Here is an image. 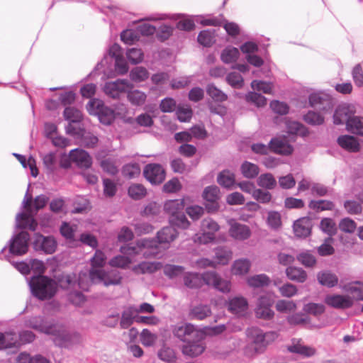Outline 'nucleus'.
I'll list each match as a JSON object with an SVG mask.
<instances>
[{
    "instance_id": "50",
    "label": "nucleus",
    "mask_w": 363,
    "mask_h": 363,
    "mask_svg": "<svg viewBox=\"0 0 363 363\" xmlns=\"http://www.w3.org/2000/svg\"><path fill=\"white\" fill-rule=\"evenodd\" d=\"M309 207L317 211L332 210L334 208V203L328 200L311 201Z\"/></svg>"
},
{
    "instance_id": "28",
    "label": "nucleus",
    "mask_w": 363,
    "mask_h": 363,
    "mask_svg": "<svg viewBox=\"0 0 363 363\" xmlns=\"http://www.w3.org/2000/svg\"><path fill=\"white\" fill-rule=\"evenodd\" d=\"M162 268V264L160 262H143L135 266L133 268V271L137 274H152Z\"/></svg>"
},
{
    "instance_id": "54",
    "label": "nucleus",
    "mask_w": 363,
    "mask_h": 363,
    "mask_svg": "<svg viewBox=\"0 0 363 363\" xmlns=\"http://www.w3.org/2000/svg\"><path fill=\"white\" fill-rule=\"evenodd\" d=\"M287 132L290 134L304 135L306 134L305 127L296 121L286 122Z\"/></svg>"
},
{
    "instance_id": "30",
    "label": "nucleus",
    "mask_w": 363,
    "mask_h": 363,
    "mask_svg": "<svg viewBox=\"0 0 363 363\" xmlns=\"http://www.w3.org/2000/svg\"><path fill=\"white\" fill-rule=\"evenodd\" d=\"M286 274L290 280L299 283H303L307 279L306 272L299 267H289L286 269Z\"/></svg>"
},
{
    "instance_id": "52",
    "label": "nucleus",
    "mask_w": 363,
    "mask_h": 363,
    "mask_svg": "<svg viewBox=\"0 0 363 363\" xmlns=\"http://www.w3.org/2000/svg\"><path fill=\"white\" fill-rule=\"evenodd\" d=\"M303 310L306 313L317 316L324 313L325 306L321 303H309L304 305Z\"/></svg>"
},
{
    "instance_id": "63",
    "label": "nucleus",
    "mask_w": 363,
    "mask_h": 363,
    "mask_svg": "<svg viewBox=\"0 0 363 363\" xmlns=\"http://www.w3.org/2000/svg\"><path fill=\"white\" fill-rule=\"evenodd\" d=\"M246 99L248 101L255 104L257 107H262L267 104V99L256 92H250L246 96Z\"/></svg>"
},
{
    "instance_id": "11",
    "label": "nucleus",
    "mask_w": 363,
    "mask_h": 363,
    "mask_svg": "<svg viewBox=\"0 0 363 363\" xmlns=\"http://www.w3.org/2000/svg\"><path fill=\"white\" fill-rule=\"evenodd\" d=\"M91 107H96L95 113L98 115L100 122L105 125H109L114 120V111L104 106L101 101L92 99L89 103Z\"/></svg>"
},
{
    "instance_id": "3",
    "label": "nucleus",
    "mask_w": 363,
    "mask_h": 363,
    "mask_svg": "<svg viewBox=\"0 0 363 363\" xmlns=\"http://www.w3.org/2000/svg\"><path fill=\"white\" fill-rule=\"evenodd\" d=\"M106 261V257L101 250H96L91 259V269L89 271V278L92 283H103L104 286L119 284L121 277L116 272H105L99 268H102Z\"/></svg>"
},
{
    "instance_id": "20",
    "label": "nucleus",
    "mask_w": 363,
    "mask_h": 363,
    "mask_svg": "<svg viewBox=\"0 0 363 363\" xmlns=\"http://www.w3.org/2000/svg\"><path fill=\"white\" fill-rule=\"evenodd\" d=\"M229 233L230 235L238 240H245L248 239L251 235V230L250 228L244 224L230 220Z\"/></svg>"
},
{
    "instance_id": "6",
    "label": "nucleus",
    "mask_w": 363,
    "mask_h": 363,
    "mask_svg": "<svg viewBox=\"0 0 363 363\" xmlns=\"http://www.w3.org/2000/svg\"><path fill=\"white\" fill-rule=\"evenodd\" d=\"M274 303V296L267 293L259 297L255 309V315L258 318L271 320L274 315L272 307Z\"/></svg>"
},
{
    "instance_id": "4",
    "label": "nucleus",
    "mask_w": 363,
    "mask_h": 363,
    "mask_svg": "<svg viewBox=\"0 0 363 363\" xmlns=\"http://www.w3.org/2000/svg\"><path fill=\"white\" fill-rule=\"evenodd\" d=\"M248 344L245 349V352L248 356H254L262 353L271 342L277 337L274 332L264 333L257 328H251L247 330Z\"/></svg>"
},
{
    "instance_id": "49",
    "label": "nucleus",
    "mask_w": 363,
    "mask_h": 363,
    "mask_svg": "<svg viewBox=\"0 0 363 363\" xmlns=\"http://www.w3.org/2000/svg\"><path fill=\"white\" fill-rule=\"evenodd\" d=\"M320 229L329 235L332 236L336 233V225L334 220L329 218H325L322 219L320 223Z\"/></svg>"
},
{
    "instance_id": "56",
    "label": "nucleus",
    "mask_w": 363,
    "mask_h": 363,
    "mask_svg": "<svg viewBox=\"0 0 363 363\" xmlns=\"http://www.w3.org/2000/svg\"><path fill=\"white\" fill-rule=\"evenodd\" d=\"M64 116L73 123L80 121L82 118L81 112L74 107H67L64 111Z\"/></svg>"
},
{
    "instance_id": "12",
    "label": "nucleus",
    "mask_w": 363,
    "mask_h": 363,
    "mask_svg": "<svg viewBox=\"0 0 363 363\" xmlns=\"http://www.w3.org/2000/svg\"><path fill=\"white\" fill-rule=\"evenodd\" d=\"M143 174L147 180L154 184L162 183L165 178V172L162 167L158 164H147Z\"/></svg>"
},
{
    "instance_id": "58",
    "label": "nucleus",
    "mask_w": 363,
    "mask_h": 363,
    "mask_svg": "<svg viewBox=\"0 0 363 363\" xmlns=\"http://www.w3.org/2000/svg\"><path fill=\"white\" fill-rule=\"evenodd\" d=\"M158 357L162 361L172 362L176 359L174 351L167 347H163L158 352Z\"/></svg>"
},
{
    "instance_id": "5",
    "label": "nucleus",
    "mask_w": 363,
    "mask_h": 363,
    "mask_svg": "<svg viewBox=\"0 0 363 363\" xmlns=\"http://www.w3.org/2000/svg\"><path fill=\"white\" fill-rule=\"evenodd\" d=\"M29 284L32 294L40 301L51 299L58 289L56 281L43 275L33 277Z\"/></svg>"
},
{
    "instance_id": "41",
    "label": "nucleus",
    "mask_w": 363,
    "mask_h": 363,
    "mask_svg": "<svg viewBox=\"0 0 363 363\" xmlns=\"http://www.w3.org/2000/svg\"><path fill=\"white\" fill-rule=\"evenodd\" d=\"M247 283L250 287L259 288L268 286L270 283V279L266 274H262L248 277Z\"/></svg>"
},
{
    "instance_id": "24",
    "label": "nucleus",
    "mask_w": 363,
    "mask_h": 363,
    "mask_svg": "<svg viewBox=\"0 0 363 363\" xmlns=\"http://www.w3.org/2000/svg\"><path fill=\"white\" fill-rule=\"evenodd\" d=\"M311 221L307 217L297 220L294 224V231L297 237H307L311 232Z\"/></svg>"
},
{
    "instance_id": "31",
    "label": "nucleus",
    "mask_w": 363,
    "mask_h": 363,
    "mask_svg": "<svg viewBox=\"0 0 363 363\" xmlns=\"http://www.w3.org/2000/svg\"><path fill=\"white\" fill-rule=\"evenodd\" d=\"M318 282L327 287H333L337 284L338 278L335 274L330 272H321L317 275Z\"/></svg>"
},
{
    "instance_id": "17",
    "label": "nucleus",
    "mask_w": 363,
    "mask_h": 363,
    "mask_svg": "<svg viewBox=\"0 0 363 363\" xmlns=\"http://www.w3.org/2000/svg\"><path fill=\"white\" fill-rule=\"evenodd\" d=\"M70 161L80 168L88 169L92 164V159L89 154L82 149H74L69 152Z\"/></svg>"
},
{
    "instance_id": "35",
    "label": "nucleus",
    "mask_w": 363,
    "mask_h": 363,
    "mask_svg": "<svg viewBox=\"0 0 363 363\" xmlns=\"http://www.w3.org/2000/svg\"><path fill=\"white\" fill-rule=\"evenodd\" d=\"M233 252L226 247H218L215 250V259L219 264H227L232 259Z\"/></svg>"
},
{
    "instance_id": "43",
    "label": "nucleus",
    "mask_w": 363,
    "mask_h": 363,
    "mask_svg": "<svg viewBox=\"0 0 363 363\" xmlns=\"http://www.w3.org/2000/svg\"><path fill=\"white\" fill-rule=\"evenodd\" d=\"M208 95L215 101L223 102L227 100V95L220 89L217 88L213 84H208L206 87Z\"/></svg>"
},
{
    "instance_id": "44",
    "label": "nucleus",
    "mask_w": 363,
    "mask_h": 363,
    "mask_svg": "<svg viewBox=\"0 0 363 363\" xmlns=\"http://www.w3.org/2000/svg\"><path fill=\"white\" fill-rule=\"evenodd\" d=\"M128 195L134 200H140L145 196L147 190L140 184H133L128 188Z\"/></svg>"
},
{
    "instance_id": "25",
    "label": "nucleus",
    "mask_w": 363,
    "mask_h": 363,
    "mask_svg": "<svg viewBox=\"0 0 363 363\" xmlns=\"http://www.w3.org/2000/svg\"><path fill=\"white\" fill-rule=\"evenodd\" d=\"M269 148L275 153L288 155L292 153L293 147L284 139L274 138L269 143Z\"/></svg>"
},
{
    "instance_id": "62",
    "label": "nucleus",
    "mask_w": 363,
    "mask_h": 363,
    "mask_svg": "<svg viewBox=\"0 0 363 363\" xmlns=\"http://www.w3.org/2000/svg\"><path fill=\"white\" fill-rule=\"evenodd\" d=\"M228 83L234 88H241L243 86V79L240 74L231 72L226 77Z\"/></svg>"
},
{
    "instance_id": "39",
    "label": "nucleus",
    "mask_w": 363,
    "mask_h": 363,
    "mask_svg": "<svg viewBox=\"0 0 363 363\" xmlns=\"http://www.w3.org/2000/svg\"><path fill=\"white\" fill-rule=\"evenodd\" d=\"M184 284L190 289L199 288L202 286V279L197 273L188 272L184 275Z\"/></svg>"
},
{
    "instance_id": "29",
    "label": "nucleus",
    "mask_w": 363,
    "mask_h": 363,
    "mask_svg": "<svg viewBox=\"0 0 363 363\" xmlns=\"http://www.w3.org/2000/svg\"><path fill=\"white\" fill-rule=\"evenodd\" d=\"M20 343L17 335L13 333H0V349L18 347Z\"/></svg>"
},
{
    "instance_id": "15",
    "label": "nucleus",
    "mask_w": 363,
    "mask_h": 363,
    "mask_svg": "<svg viewBox=\"0 0 363 363\" xmlns=\"http://www.w3.org/2000/svg\"><path fill=\"white\" fill-rule=\"evenodd\" d=\"M33 245L36 250L43 251L45 254H52L56 250L57 242L53 237L36 234Z\"/></svg>"
},
{
    "instance_id": "61",
    "label": "nucleus",
    "mask_w": 363,
    "mask_h": 363,
    "mask_svg": "<svg viewBox=\"0 0 363 363\" xmlns=\"http://www.w3.org/2000/svg\"><path fill=\"white\" fill-rule=\"evenodd\" d=\"M127 57L132 64H138L143 60V52L140 49L131 48L127 52Z\"/></svg>"
},
{
    "instance_id": "22",
    "label": "nucleus",
    "mask_w": 363,
    "mask_h": 363,
    "mask_svg": "<svg viewBox=\"0 0 363 363\" xmlns=\"http://www.w3.org/2000/svg\"><path fill=\"white\" fill-rule=\"evenodd\" d=\"M248 308V302L242 296L234 297L229 301L228 310L237 315H242Z\"/></svg>"
},
{
    "instance_id": "47",
    "label": "nucleus",
    "mask_w": 363,
    "mask_h": 363,
    "mask_svg": "<svg viewBox=\"0 0 363 363\" xmlns=\"http://www.w3.org/2000/svg\"><path fill=\"white\" fill-rule=\"evenodd\" d=\"M149 77L147 70L143 67H137L133 69L130 73V79L137 82H143Z\"/></svg>"
},
{
    "instance_id": "14",
    "label": "nucleus",
    "mask_w": 363,
    "mask_h": 363,
    "mask_svg": "<svg viewBox=\"0 0 363 363\" xmlns=\"http://www.w3.org/2000/svg\"><path fill=\"white\" fill-rule=\"evenodd\" d=\"M325 303L337 309H346L351 308L353 304V298L348 295L330 294L325 298Z\"/></svg>"
},
{
    "instance_id": "1",
    "label": "nucleus",
    "mask_w": 363,
    "mask_h": 363,
    "mask_svg": "<svg viewBox=\"0 0 363 363\" xmlns=\"http://www.w3.org/2000/svg\"><path fill=\"white\" fill-rule=\"evenodd\" d=\"M179 233L173 226L162 228L157 233V241L152 239H141L134 246L125 245L121 247V252L133 256L143 254L145 258L155 257L160 253L159 244L169 245L178 237Z\"/></svg>"
},
{
    "instance_id": "26",
    "label": "nucleus",
    "mask_w": 363,
    "mask_h": 363,
    "mask_svg": "<svg viewBox=\"0 0 363 363\" xmlns=\"http://www.w3.org/2000/svg\"><path fill=\"white\" fill-rule=\"evenodd\" d=\"M338 145L344 150L350 152H357L360 150L358 140L352 135H342L337 138Z\"/></svg>"
},
{
    "instance_id": "18",
    "label": "nucleus",
    "mask_w": 363,
    "mask_h": 363,
    "mask_svg": "<svg viewBox=\"0 0 363 363\" xmlns=\"http://www.w3.org/2000/svg\"><path fill=\"white\" fill-rule=\"evenodd\" d=\"M220 190L216 186H210L205 188L203 197L206 201V206L208 211H213L218 208V199Z\"/></svg>"
},
{
    "instance_id": "45",
    "label": "nucleus",
    "mask_w": 363,
    "mask_h": 363,
    "mask_svg": "<svg viewBox=\"0 0 363 363\" xmlns=\"http://www.w3.org/2000/svg\"><path fill=\"white\" fill-rule=\"evenodd\" d=\"M240 52L236 48H227L221 54V60L225 63H230L236 61L239 57Z\"/></svg>"
},
{
    "instance_id": "57",
    "label": "nucleus",
    "mask_w": 363,
    "mask_h": 363,
    "mask_svg": "<svg viewBox=\"0 0 363 363\" xmlns=\"http://www.w3.org/2000/svg\"><path fill=\"white\" fill-rule=\"evenodd\" d=\"M304 121L312 125H321L324 122V118L318 113L314 111H308L304 116Z\"/></svg>"
},
{
    "instance_id": "33",
    "label": "nucleus",
    "mask_w": 363,
    "mask_h": 363,
    "mask_svg": "<svg viewBox=\"0 0 363 363\" xmlns=\"http://www.w3.org/2000/svg\"><path fill=\"white\" fill-rule=\"evenodd\" d=\"M211 311L209 306L206 305H199L191 308L189 316L191 319L203 320L210 316Z\"/></svg>"
},
{
    "instance_id": "9",
    "label": "nucleus",
    "mask_w": 363,
    "mask_h": 363,
    "mask_svg": "<svg viewBox=\"0 0 363 363\" xmlns=\"http://www.w3.org/2000/svg\"><path fill=\"white\" fill-rule=\"evenodd\" d=\"M30 235L28 233L22 231L16 235L12 240L9 251L16 255H22L26 254L28 249V240Z\"/></svg>"
},
{
    "instance_id": "51",
    "label": "nucleus",
    "mask_w": 363,
    "mask_h": 363,
    "mask_svg": "<svg viewBox=\"0 0 363 363\" xmlns=\"http://www.w3.org/2000/svg\"><path fill=\"white\" fill-rule=\"evenodd\" d=\"M18 361L19 363H48V359L40 354L31 357L26 353H21L18 356Z\"/></svg>"
},
{
    "instance_id": "38",
    "label": "nucleus",
    "mask_w": 363,
    "mask_h": 363,
    "mask_svg": "<svg viewBox=\"0 0 363 363\" xmlns=\"http://www.w3.org/2000/svg\"><path fill=\"white\" fill-rule=\"evenodd\" d=\"M257 185L266 189H274L277 186V181L271 173L262 174L257 180Z\"/></svg>"
},
{
    "instance_id": "40",
    "label": "nucleus",
    "mask_w": 363,
    "mask_h": 363,
    "mask_svg": "<svg viewBox=\"0 0 363 363\" xmlns=\"http://www.w3.org/2000/svg\"><path fill=\"white\" fill-rule=\"evenodd\" d=\"M217 181L220 186L230 188L235 183V174L229 170H223L218 174Z\"/></svg>"
},
{
    "instance_id": "59",
    "label": "nucleus",
    "mask_w": 363,
    "mask_h": 363,
    "mask_svg": "<svg viewBox=\"0 0 363 363\" xmlns=\"http://www.w3.org/2000/svg\"><path fill=\"white\" fill-rule=\"evenodd\" d=\"M202 279V284L205 283L208 286H211L213 288L219 281L220 276L215 272H207L201 276Z\"/></svg>"
},
{
    "instance_id": "21",
    "label": "nucleus",
    "mask_w": 363,
    "mask_h": 363,
    "mask_svg": "<svg viewBox=\"0 0 363 363\" xmlns=\"http://www.w3.org/2000/svg\"><path fill=\"white\" fill-rule=\"evenodd\" d=\"M203 338H194L184 345L182 347V352L185 355L196 357L203 353L205 345L202 342Z\"/></svg>"
},
{
    "instance_id": "55",
    "label": "nucleus",
    "mask_w": 363,
    "mask_h": 363,
    "mask_svg": "<svg viewBox=\"0 0 363 363\" xmlns=\"http://www.w3.org/2000/svg\"><path fill=\"white\" fill-rule=\"evenodd\" d=\"M344 207L350 214H360L362 211V207L360 203L354 200H347L344 203Z\"/></svg>"
},
{
    "instance_id": "34",
    "label": "nucleus",
    "mask_w": 363,
    "mask_h": 363,
    "mask_svg": "<svg viewBox=\"0 0 363 363\" xmlns=\"http://www.w3.org/2000/svg\"><path fill=\"white\" fill-rule=\"evenodd\" d=\"M240 171L245 178L254 179L259 174V168L257 164L245 161L241 164Z\"/></svg>"
},
{
    "instance_id": "23",
    "label": "nucleus",
    "mask_w": 363,
    "mask_h": 363,
    "mask_svg": "<svg viewBox=\"0 0 363 363\" xmlns=\"http://www.w3.org/2000/svg\"><path fill=\"white\" fill-rule=\"evenodd\" d=\"M185 206L184 199L167 201L164 204V211L169 216V219L181 213Z\"/></svg>"
},
{
    "instance_id": "32",
    "label": "nucleus",
    "mask_w": 363,
    "mask_h": 363,
    "mask_svg": "<svg viewBox=\"0 0 363 363\" xmlns=\"http://www.w3.org/2000/svg\"><path fill=\"white\" fill-rule=\"evenodd\" d=\"M344 290L352 295L353 300L363 301V283L357 281L344 286Z\"/></svg>"
},
{
    "instance_id": "36",
    "label": "nucleus",
    "mask_w": 363,
    "mask_h": 363,
    "mask_svg": "<svg viewBox=\"0 0 363 363\" xmlns=\"http://www.w3.org/2000/svg\"><path fill=\"white\" fill-rule=\"evenodd\" d=\"M251 263L247 259L235 260L232 267V273L235 275H245L248 273Z\"/></svg>"
},
{
    "instance_id": "13",
    "label": "nucleus",
    "mask_w": 363,
    "mask_h": 363,
    "mask_svg": "<svg viewBox=\"0 0 363 363\" xmlns=\"http://www.w3.org/2000/svg\"><path fill=\"white\" fill-rule=\"evenodd\" d=\"M310 105L325 112L333 109L334 104L333 99L325 94H312L309 96Z\"/></svg>"
},
{
    "instance_id": "10",
    "label": "nucleus",
    "mask_w": 363,
    "mask_h": 363,
    "mask_svg": "<svg viewBox=\"0 0 363 363\" xmlns=\"http://www.w3.org/2000/svg\"><path fill=\"white\" fill-rule=\"evenodd\" d=\"M133 85L127 80L118 79L115 82L106 83L104 90L106 94L113 99H117L121 94L126 92L128 89H132Z\"/></svg>"
},
{
    "instance_id": "46",
    "label": "nucleus",
    "mask_w": 363,
    "mask_h": 363,
    "mask_svg": "<svg viewBox=\"0 0 363 363\" xmlns=\"http://www.w3.org/2000/svg\"><path fill=\"white\" fill-rule=\"evenodd\" d=\"M276 309L280 313H291L297 308L296 303L293 301L279 300L276 303Z\"/></svg>"
},
{
    "instance_id": "64",
    "label": "nucleus",
    "mask_w": 363,
    "mask_h": 363,
    "mask_svg": "<svg viewBox=\"0 0 363 363\" xmlns=\"http://www.w3.org/2000/svg\"><path fill=\"white\" fill-rule=\"evenodd\" d=\"M352 79L356 86H363V69L362 65L358 64L354 66L352 72Z\"/></svg>"
},
{
    "instance_id": "2",
    "label": "nucleus",
    "mask_w": 363,
    "mask_h": 363,
    "mask_svg": "<svg viewBox=\"0 0 363 363\" xmlns=\"http://www.w3.org/2000/svg\"><path fill=\"white\" fill-rule=\"evenodd\" d=\"M28 325L36 330L51 335L55 345L60 347H68L71 344L79 342L81 340L78 333H69L62 325L50 324L40 316L31 318L28 320Z\"/></svg>"
},
{
    "instance_id": "53",
    "label": "nucleus",
    "mask_w": 363,
    "mask_h": 363,
    "mask_svg": "<svg viewBox=\"0 0 363 363\" xmlns=\"http://www.w3.org/2000/svg\"><path fill=\"white\" fill-rule=\"evenodd\" d=\"M169 223L182 229H186L190 225V222L188 220L183 211L175 217L169 218Z\"/></svg>"
},
{
    "instance_id": "8",
    "label": "nucleus",
    "mask_w": 363,
    "mask_h": 363,
    "mask_svg": "<svg viewBox=\"0 0 363 363\" xmlns=\"http://www.w3.org/2000/svg\"><path fill=\"white\" fill-rule=\"evenodd\" d=\"M173 333L184 342H188L194 338H203L204 336L203 333L191 323L176 325L173 330Z\"/></svg>"
},
{
    "instance_id": "27",
    "label": "nucleus",
    "mask_w": 363,
    "mask_h": 363,
    "mask_svg": "<svg viewBox=\"0 0 363 363\" xmlns=\"http://www.w3.org/2000/svg\"><path fill=\"white\" fill-rule=\"evenodd\" d=\"M17 227L21 229L28 228L30 230H35L37 222L31 216V213H21L16 218Z\"/></svg>"
},
{
    "instance_id": "48",
    "label": "nucleus",
    "mask_w": 363,
    "mask_h": 363,
    "mask_svg": "<svg viewBox=\"0 0 363 363\" xmlns=\"http://www.w3.org/2000/svg\"><path fill=\"white\" fill-rule=\"evenodd\" d=\"M122 172L125 177L133 179L140 175V167L137 163L128 164L123 167Z\"/></svg>"
},
{
    "instance_id": "37",
    "label": "nucleus",
    "mask_w": 363,
    "mask_h": 363,
    "mask_svg": "<svg viewBox=\"0 0 363 363\" xmlns=\"http://www.w3.org/2000/svg\"><path fill=\"white\" fill-rule=\"evenodd\" d=\"M127 98L133 106H142L145 104L147 95L138 89L127 91Z\"/></svg>"
},
{
    "instance_id": "60",
    "label": "nucleus",
    "mask_w": 363,
    "mask_h": 363,
    "mask_svg": "<svg viewBox=\"0 0 363 363\" xmlns=\"http://www.w3.org/2000/svg\"><path fill=\"white\" fill-rule=\"evenodd\" d=\"M130 262L131 260L129 257L123 255H118L109 261V264L111 267L125 268L130 264Z\"/></svg>"
},
{
    "instance_id": "7",
    "label": "nucleus",
    "mask_w": 363,
    "mask_h": 363,
    "mask_svg": "<svg viewBox=\"0 0 363 363\" xmlns=\"http://www.w3.org/2000/svg\"><path fill=\"white\" fill-rule=\"evenodd\" d=\"M218 224L211 218H204L201 224V234L196 235V242L207 244L215 239V233L218 231Z\"/></svg>"
},
{
    "instance_id": "19",
    "label": "nucleus",
    "mask_w": 363,
    "mask_h": 363,
    "mask_svg": "<svg viewBox=\"0 0 363 363\" xmlns=\"http://www.w3.org/2000/svg\"><path fill=\"white\" fill-rule=\"evenodd\" d=\"M288 350L305 357H312L316 353V350L314 347L305 345L301 339H293L291 345L288 346Z\"/></svg>"
},
{
    "instance_id": "16",
    "label": "nucleus",
    "mask_w": 363,
    "mask_h": 363,
    "mask_svg": "<svg viewBox=\"0 0 363 363\" xmlns=\"http://www.w3.org/2000/svg\"><path fill=\"white\" fill-rule=\"evenodd\" d=\"M356 112L355 107L352 104H343L339 106L334 113V123L339 125L346 123L347 126L348 121L353 118Z\"/></svg>"
},
{
    "instance_id": "42",
    "label": "nucleus",
    "mask_w": 363,
    "mask_h": 363,
    "mask_svg": "<svg viewBox=\"0 0 363 363\" xmlns=\"http://www.w3.org/2000/svg\"><path fill=\"white\" fill-rule=\"evenodd\" d=\"M347 129L354 134L363 136V118L354 116L348 121Z\"/></svg>"
}]
</instances>
